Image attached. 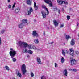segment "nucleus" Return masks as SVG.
<instances>
[{
  "instance_id": "obj_39",
  "label": "nucleus",
  "mask_w": 79,
  "mask_h": 79,
  "mask_svg": "<svg viewBox=\"0 0 79 79\" xmlns=\"http://www.w3.org/2000/svg\"><path fill=\"white\" fill-rule=\"evenodd\" d=\"M32 48L33 49H34V50H35V49H36V47L34 46H32Z\"/></svg>"
},
{
  "instance_id": "obj_55",
  "label": "nucleus",
  "mask_w": 79,
  "mask_h": 79,
  "mask_svg": "<svg viewBox=\"0 0 79 79\" xmlns=\"http://www.w3.org/2000/svg\"><path fill=\"white\" fill-rule=\"evenodd\" d=\"M44 34H45V32H44Z\"/></svg>"
},
{
  "instance_id": "obj_15",
  "label": "nucleus",
  "mask_w": 79,
  "mask_h": 79,
  "mask_svg": "<svg viewBox=\"0 0 79 79\" xmlns=\"http://www.w3.org/2000/svg\"><path fill=\"white\" fill-rule=\"evenodd\" d=\"M57 3L59 5H62L63 3V1L61 0H57Z\"/></svg>"
},
{
  "instance_id": "obj_56",
  "label": "nucleus",
  "mask_w": 79,
  "mask_h": 79,
  "mask_svg": "<svg viewBox=\"0 0 79 79\" xmlns=\"http://www.w3.org/2000/svg\"><path fill=\"white\" fill-rule=\"evenodd\" d=\"M0 40H1V38L0 37Z\"/></svg>"
},
{
  "instance_id": "obj_18",
  "label": "nucleus",
  "mask_w": 79,
  "mask_h": 79,
  "mask_svg": "<svg viewBox=\"0 0 79 79\" xmlns=\"http://www.w3.org/2000/svg\"><path fill=\"white\" fill-rule=\"evenodd\" d=\"M18 26L19 28H23L24 26V25H23V23H21L20 24H19L18 25Z\"/></svg>"
},
{
  "instance_id": "obj_5",
  "label": "nucleus",
  "mask_w": 79,
  "mask_h": 79,
  "mask_svg": "<svg viewBox=\"0 0 79 79\" xmlns=\"http://www.w3.org/2000/svg\"><path fill=\"white\" fill-rule=\"evenodd\" d=\"M33 12V9H32V7H30L29 8V10H27V13L28 14L27 15H31V13H32V12Z\"/></svg>"
},
{
  "instance_id": "obj_31",
  "label": "nucleus",
  "mask_w": 79,
  "mask_h": 79,
  "mask_svg": "<svg viewBox=\"0 0 79 79\" xmlns=\"http://www.w3.org/2000/svg\"><path fill=\"white\" fill-rule=\"evenodd\" d=\"M28 47L29 49H32V46L31 45H28Z\"/></svg>"
},
{
  "instance_id": "obj_38",
  "label": "nucleus",
  "mask_w": 79,
  "mask_h": 79,
  "mask_svg": "<svg viewBox=\"0 0 79 79\" xmlns=\"http://www.w3.org/2000/svg\"><path fill=\"white\" fill-rule=\"evenodd\" d=\"M5 30H2V31H1L2 34H3V33L5 32Z\"/></svg>"
},
{
  "instance_id": "obj_9",
  "label": "nucleus",
  "mask_w": 79,
  "mask_h": 79,
  "mask_svg": "<svg viewBox=\"0 0 79 79\" xmlns=\"http://www.w3.org/2000/svg\"><path fill=\"white\" fill-rule=\"evenodd\" d=\"M36 60L37 63H38V64H42V62H41V60L40 59V58L39 57H37Z\"/></svg>"
},
{
  "instance_id": "obj_19",
  "label": "nucleus",
  "mask_w": 79,
  "mask_h": 79,
  "mask_svg": "<svg viewBox=\"0 0 79 79\" xmlns=\"http://www.w3.org/2000/svg\"><path fill=\"white\" fill-rule=\"evenodd\" d=\"M23 45H24V48H26L28 46V44L27 43H24L23 42Z\"/></svg>"
},
{
  "instance_id": "obj_24",
  "label": "nucleus",
  "mask_w": 79,
  "mask_h": 79,
  "mask_svg": "<svg viewBox=\"0 0 79 79\" xmlns=\"http://www.w3.org/2000/svg\"><path fill=\"white\" fill-rule=\"evenodd\" d=\"M63 3L65 4V5H68V2H67V1H63Z\"/></svg>"
},
{
  "instance_id": "obj_35",
  "label": "nucleus",
  "mask_w": 79,
  "mask_h": 79,
  "mask_svg": "<svg viewBox=\"0 0 79 79\" xmlns=\"http://www.w3.org/2000/svg\"><path fill=\"white\" fill-rule=\"evenodd\" d=\"M69 50L71 52H72V53H74V50H73V49H70Z\"/></svg>"
},
{
  "instance_id": "obj_26",
  "label": "nucleus",
  "mask_w": 79,
  "mask_h": 79,
  "mask_svg": "<svg viewBox=\"0 0 79 79\" xmlns=\"http://www.w3.org/2000/svg\"><path fill=\"white\" fill-rule=\"evenodd\" d=\"M5 68L6 69V70H7V71H9V70H10V68H9V67H8V66H5Z\"/></svg>"
},
{
  "instance_id": "obj_17",
  "label": "nucleus",
  "mask_w": 79,
  "mask_h": 79,
  "mask_svg": "<svg viewBox=\"0 0 79 79\" xmlns=\"http://www.w3.org/2000/svg\"><path fill=\"white\" fill-rule=\"evenodd\" d=\"M44 2L47 4H49V3H51L52 1L51 0H44Z\"/></svg>"
},
{
  "instance_id": "obj_25",
  "label": "nucleus",
  "mask_w": 79,
  "mask_h": 79,
  "mask_svg": "<svg viewBox=\"0 0 79 79\" xmlns=\"http://www.w3.org/2000/svg\"><path fill=\"white\" fill-rule=\"evenodd\" d=\"M62 55H63L64 56H66V53L64 52V50H62Z\"/></svg>"
},
{
  "instance_id": "obj_45",
  "label": "nucleus",
  "mask_w": 79,
  "mask_h": 79,
  "mask_svg": "<svg viewBox=\"0 0 79 79\" xmlns=\"http://www.w3.org/2000/svg\"><path fill=\"white\" fill-rule=\"evenodd\" d=\"M70 55H71V56H74V53H72V54H71Z\"/></svg>"
},
{
  "instance_id": "obj_37",
  "label": "nucleus",
  "mask_w": 79,
  "mask_h": 79,
  "mask_svg": "<svg viewBox=\"0 0 79 79\" xmlns=\"http://www.w3.org/2000/svg\"><path fill=\"white\" fill-rule=\"evenodd\" d=\"M55 68H57L58 67V64H56V63H55Z\"/></svg>"
},
{
  "instance_id": "obj_32",
  "label": "nucleus",
  "mask_w": 79,
  "mask_h": 79,
  "mask_svg": "<svg viewBox=\"0 0 79 79\" xmlns=\"http://www.w3.org/2000/svg\"><path fill=\"white\" fill-rule=\"evenodd\" d=\"M46 79V77L44 76H42L41 77V79Z\"/></svg>"
},
{
  "instance_id": "obj_28",
  "label": "nucleus",
  "mask_w": 79,
  "mask_h": 79,
  "mask_svg": "<svg viewBox=\"0 0 79 79\" xmlns=\"http://www.w3.org/2000/svg\"><path fill=\"white\" fill-rule=\"evenodd\" d=\"M31 77H33L34 76V73L32 72H31Z\"/></svg>"
},
{
  "instance_id": "obj_44",
  "label": "nucleus",
  "mask_w": 79,
  "mask_h": 79,
  "mask_svg": "<svg viewBox=\"0 0 79 79\" xmlns=\"http://www.w3.org/2000/svg\"><path fill=\"white\" fill-rule=\"evenodd\" d=\"M57 10V8H54L53 9V10L55 11V10Z\"/></svg>"
},
{
  "instance_id": "obj_16",
  "label": "nucleus",
  "mask_w": 79,
  "mask_h": 79,
  "mask_svg": "<svg viewBox=\"0 0 79 79\" xmlns=\"http://www.w3.org/2000/svg\"><path fill=\"white\" fill-rule=\"evenodd\" d=\"M63 74H64V76H67V75L68 74V71H67V70H64L63 72Z\"/></svg>"
},
{
  "instance_id": "obj_11",
  "label": "nucleus",
  "mask_w": 79,
  "mask_h": 79,
  "mask_svg": "<svg viewBox=\"0 0 79 79\" xmlns=\"http://www.w3.org/2000/svg\"><path fill=\"white\" fill-rule=\"evenodd\" d=\"M53 22L54 24V25H55L56 27H57L58 26V23L57 21H56V20H54Z\"/></svg>"
},
{
  "instance_id": "obj_7",
  "label": "nucleus",
  "mask_w": 79,
  "mask_h": 79,
  "mask_svg": "<svg viewBox=\"0 0 79 79\" xmlns=\"http://www.w3.org/2000/svg\"><path fill=\"white\" fill-rule=\"evenodd\" d=\"M25 52H24L25 53H29V54H30L31 55H32V53L33 52H32V51L31 50H28L27 51V50L26 49L25 50Z\"/></svg>"
},
{
  "instance_id": "obj_40",
  "label": "nucleus",
  "mask_w": 79,
  "mask_h": 79,
  "mask_svg": "<svg viewBox=\"0 0 79 79\" xmlns=\"http://www.w3.org/2000/svg\"><path fill=\"white\" fill-rule=\"evenodd\" d=\"M75 53H76V54H77V55H78V54H79V51H76Z\"/></svg>"
},
{
  "instance_id": "obj_8",
  "label": "nucleus",
  "mask_w": 79,
  "mask_h": 79,
  "mask_svg": "<svg viewBox=\"0 0 79 79\" xmlns=\"http://www.w3.org/2000/svg\"><path fill=\"white\" fill-rule=\"evenodd\" d=\"M34 8L35 11H37L39 8V6H37L36 4V2H34Z\"/></svg>"
},
{
  "instance_id": "obj_43",
  "label": "nucleus",
  "mask_w": 79,
  "mask_h": 79,
  "mask_svg": "<svg viewBox=\"0 0 79 79\" xmlns=\"http://www.w3.org/2000/svg\"><path fill=\"white\" fill-rule=\"evenodd\" d=\"M61 12V11L60 10H58V13H59V14H60V12Z\"/></svg>"
},
{
  "instance_id": "obj_27",
  "label": "nucleus",
  "mask_w": 79,
  "mask_h": 79,
  "mask_svg": "<svg viewBox=\"0 0 79 79\" xmlns=\"http://www.w3.org/2000/svg\"><path fill=\"white\" fill-rule=\"evenodd\" d=\"M70 70L72 71H74V72H76L77 71V70L75 69H71Z\"/></svg>"
},
{
  "instance_id": "obj_12",
  "label": "nucleus",
  "mask_w": 79,
  "mask_h": 79,
  "mask_svg": "<svg viewBox=\"0 0 79 79\" xmlns=\"http://www.w3.org/2000/svg\"><path fill=\"white\" fill-rule=\"evenodd\" d=\"M70 44L72 46H74L75 44V41L74 40H72L70 42Z\"/></svg>"
},
{
  "instance_id": "obj_3",
  "label": "nucleus",
  "mask_w": 79,
  "mask_h": 79,
  "mask_svg": "<svg viewBox=\"0 0 79 79\" xmlns=\"http://www.w3.org/2000/svg\"><path fill=\"white\" fill-rule=\"evenodd\" d=\"M32 35L34 37H39V34L37 33V31L35 30L33 31Z\"/></svg>"
},
{
  "instance_id": "obj_48",
  "label": "nucleus",
  "mask_w": 79,
  "mask_h": 79,
  "mask_svg": "<svg viewBox=\"0 0 79 79\" xmlns=\"http://www.w3.org/2000/svg\"><path fill=\"white\" fill-rule=\"evenodd\" d=\"M1 44H2V40H0V45H1Z\"/></svg>"
},
{
  "instance_id": "obj_49",
  "label": "nucleus",
  "mask_w": 79,
  "mask_h": 79,
  "mask_svg": "<svg viewBox=\"0 0 79 79\" xmlns=\"http://www.w3.org/2000/svg\"><path fill=\"white\" fill-rule=\"evenodd\" d=\"M7 2L8 3H10V0H7Z\"/></svg>"
},
{
  "instance_id": "obj_2",
  "label": "nucleus",
  "mask_w": 79,
  "mask_h": 79,
  "mask_svg": "<svg viewBox=\"0 0 79 79\" xmlns=\"http://www.w3.org/2000/svg\"><path fill=\"white\" fill-rule=\"evenodd\" d=\"M21 71L23 73V74L24 75L26 72H27V70H26V65L24 64H23L22 66V67L21 68Z\"/></svg>"
},
{
  "instance_id": "obj_51",
  "label": "nucleus",
  "mask_w": 79,
  "mask_h": 79,
  "mask_svg": "<svg viewBox=\"0 0 79 79\" xmlns=\"http://www.w3.org/2000/svg\"><path fill=\"white\" fill-rule=\"evenodd\" d=\"M53 43H54L53 42H51V44H53Z\"/></svg>"
},
{
  "instance_id": "obj_4",
  "label": "nucleus",
  "mask_w": 79,
  "mask_h": 79,
  "mask_svg": "<svg viewBox=\"0 0 79 79\" xmlns=\"http://www.w3.org/2000/svg\"><path fill=\"white\" fill-rule=\"evenodd\" d=\"M41 14H42V16L43 18H45L46 16H47V13L46 12L44 11V10H42L41 12Z\"/></svg>"
},
{
  "instance_id": "obj_20",
  "label": "nucleus",
  "mask_w": 79,
  "mask_h": 79,
  "mask_svg": "<svg viewBox=\"0 0 79 79\" xmlns=\"http://www.w3.org/2000/svg\"><path fill=\"white\" fill-rule=\"evenodd\" d=\"M19 11V8H18L15 9V13H18V12Z\"/></svg>"
},
{
  "instance_id": "obj_21",
  "label": "nucleus",
  "mask_w": 79,
  "mask_h": 79,
  "mask_svg": "<svg viewBox=\"0 0 79 79\" xmlns=\"http://www.w3.org/2000/svg\"><path fill=\"white\" fill-rule=\"evenodd\" d=\"M65 38L66 39H67V40H68V39H71V37L69 36V35H66Z\"/></svg>"
},
{
  "instance_id": "obj_30",
  "label": "nucleus",
  "mask_w": 79,
  "mask_h": 79,
  "mask_svg": "<svg viewBox=\"0 0 79 79\" xmlns=\"http://www.w3.org/2000/svg\"><path fill=\"white\" fill-rule=\"evenodd\" d=\"M49 6L50 7H52V6H53V4H52V3L51 2H50V3H49Z\"/></svg>"
},
{
  "instance_id": "obj_14",
  "label": "nucleus",
  "mask_w": 79,
  "mask_h": 79,
  "mask_svg": "<svg viewBox=\"0 0 79 79\" xmlns=\"http://www.w3.org/2000/svg\"><path fill=\"white\" fill-rule=\"evenodd\" d=\"M27 23V20L26 19H23L22 20V23L25 24Z\"/></svg>"
},
{
  "instance_id": "obj_41",
  "label": "nucleus",
  "mask_w": 79,
  "mask_h": 79,
  "mask_svg": "<svg viewBox=\"0 0 79 79\" xmlns=\"http://www.w3.org/2000/svg\"><path fill=\"white\" fill-rule=\"evenodd\" d=\"M47 11V15H48L49 13V12L48 11V9H46V10Z\"/></svg>"
},
{
  "instance_id": "obj_34",
  "label": "nucleus",
  "mask_w": 79,
  "mask_h": 79,
  "mask_svg": "<svg viewBox=\"0 0 79 79\" xmlns=\"http://www.w3.org/2000/svg\"><path fill=\"white\" fill-rule=\"evenodd\" d=\"M15 6H16V3L15 2L12 6V8H13L15 7Z\"/></svg>"
},
{
  "instance_id": "obj_57",
  "label": "nucleus",
  "mask_w": 79,
  "mask_h": 79,
  "mask_svg": "<svg viewBox=\"0 0 79 79\" xmlns=\"http://www.w3.org/2000/svg\"><path fill=\"white\" fill-rule=\"evenodd\" d=\"M12 10H13V9H12Z\"/></svg>"
},
{
  "instance_id": "obj_47",
  "label": "nucleus",
  "mask_w": 79,
  "mask_h": 79,
  "mask_svg": "<svg viewBox=\"0 0 79 79\" xmlns=\"http://www.w3.org/2000/svg\"><path fill=\"white\" fill-rule=\"evenodd\" d=\"M13 50V49L12 48H10V50H11V51H12V52H13V51L15 50Z\"/></svg>"
},
{
  "instance_id": "obj_33",
  "label": "nucleus",
  "mask_w": 79,
  "mask_h": 79,
  "mask_svg": "<svg viewBox=\"0 0 79 79\" xmlns=\"http://www.w3.org/2000/svg\"><path fill=\"white\" fill-rule=\"evenodd\" d=\"M42 6L43 8H44V9H45L46 10V9H47V8H46V7L45 6V5H42Z\"/></svg>"
},
{
  "instance_id": "obj_36",
  "label": "nucleus",
  "mask_w": 79,
  "mask_h": 79,
  "mask_svg": "<svg viewBox=\"0 0 79 79\" xmlns=\"http://www.w3.org/2000/svg\"><path fill=\"white\" fill-rule=\"evenodd\" d=\"M67 18L68 19V20H69V19H70V16H69V15H67Z\"/></svg>"
},
{
  "instance_id": "obj_29",
  "label": "nucleus",
  "mask_w": 79,
  "mask_h": 79,
  "mask_svg": "<svg viewBox=\"0 0 79 79\" xmlns=\"http://www.w3.org/2000/svg\"><path fill=\"white\" fill-rule=\"evenodd\" d=\"M34 42L35 44H39V40H35Z\"/></svg>"
},
{
  "instance_id": "obj_50",
  "label": "nucleus",
  "mask_w": 79,
  "mask_h": 79,
  "mask_svg": "<svg viewBox=\"0 0 79 79\" xmlns=\"http://www.w3.org/2000/svg\"><path fill=\"white\" fill-rule=\"evenodd\" d=\"M77 26H79V23L78 22H77Z\"/></svg>"
},
{
  "instance_id": "obj_46",
  "label": "nucleus",
  "mask_w": 79,
  "mask_h": 79,
  "mask_svg": "<svg viewBox=\"0 0 79 79\" xmlns=\"http://www.w3.org/2000/svg\"><path fill=\"white\" fill-rule=\"evenodd\" d=\"M63 26H64V25H61L60 26V28L63 27Z\"/></svg>"
},
{
  "instance_id": "obj_52",
  "label": "nucleus",
  "mask_w": 79,
  "mask_h": 79,
  "mask_svg": "<svg viewBox=\"0 0 79 79\" xmlns=\"http://www.w3.org/2000/svg\"><path fill=\"white\" fill-rule=\"evenodd\" d=\"M62 11H64V8H62Z\"/></svg>"
},
{
  "instance_id": "obj_22",
  "label": "nucleus",
  "mask_w": 79,
  "mask_h": 79,
  "mask_svg": "<svg viewBox=\"0 0 79 79\" xmlns=\"http://www.w3.org/2000/svg\"><path fill=\"white\" fill-rule=\"evenodd\" d=\"M18 73H17V76H19V77H21V73H19V71H18Z\"/></svg>"
},
{
  "instance_id": "obj_1",
  "label": "nucleus",
  "mask_w": 79,
  "mask_h": 79,
  "mask_svg": "<svg viewBox=\"0 0 79 79\" xmlns=\"http://www.w3.org/2000/svg\"><path fill=\"white\" fill-rule=\"evenodd\" d=\"M9 54L10 55L11 58H13L12 60L13 62H15L16 61V59L15 58H14L15 56V55H16V52L14 50L13 51H10Z\"/></svg>"
},
{
  "instance_id": "obj_58",
  "label": "nucleus",
  "mask_w": 79,
  "mask_h": 79,
  "mask_svg": "<svg viewBox=\"0 0 79 79\" xmlns=\"http://www.w3.org/2000/svg\"><path fill=\"white\" fill-rule=\"evenodd\" d=\"M72 40H74V39H72Z\"/></svg>"
},
{
  "instance_id": "obj_53",
  "label": "nucleus",
  "mask_w": 79,
  "mask_h": 79,
  "mask_svg": "<svg viewBox=\"0 0 79 79\" xmlns=\"http://www.w3.org/2000/svg\"><path fill=\"white\" fill-rule=\"evenodd\" d=\"M12 79H15V78H13Z\"/></svg>"
},
{
  "instance_id": "obj_42",
  "label": "nucleus",
  "mask_w": 79,
  "mask_h": 79,
  "mask_svg": "<svg viewBox=\"0 0 79 79\" xmlns=\"http://www.w3.org/2000/svg\"><path fill=\"white\" fill-rule=\"evenodd\" d=\"M11 5L10 4L9 5V6H8V7L9 8H11Z\"/></svg>"
},
{
  "instance_id": "obj_54",
  "label": "nucleus",
  "mask_w": 79,
  "mask_h": 79,
  "mask_svg": "<svg viewBox=\"0 0 79 79\" xmlns=\"http://www.w3.org/2000/svg\"><path fill=\"white\" fill-rule=\"evenodd\" d=\"M64 45H65V43H64Z\"/></svg>"
},
{
  "instance_id": "obj_10",
  "label": "nucleus",
  "mask_w": 79,
  "mask_h": 79,
  "mask_svg": "<svg viewBox=\"0 0 79 79\" xmlns=\"http://www.w3.org/2000/svg\"><path fill=\"white\" fill-rule=\"evenodd\" d=\"M24 44V42L21 41H19L18 42V45L20 47H23V44Z\"/></svg>"
},
{
  "instance_id": "obj_23",
  "label": "nucleus",
  "mask_w": 79,
  "mask_h": 79,
  "mask_svg": "<svg viewBox=\"0 0 79 79\" xmlns=\"http://www.w3.org/2000/svg\"><path fill=\"white\" fill-rule=\"evenodd\" d=\"M65 60L64 57H62L61 59V62L63 63L64 62Z\"/></svg>"
},
{
  "instance_id": "obj_13",
  "label": "nucleus",
  "mask_w": 79,
  "mask_h": 79,
  "mask_svg": "<svg viewBox=\"0 0 79 79\" xmlns=\"http://www.w3.org/2000/svg\"><path fill=\"white\" fill-rule=\"evenodd\" d=\"M27 3L29 5H31V3H32V0H27Z\"/></svg>"
},
{
  "instance_id": "obj_6",
  "label": "nucleus",
  "mask_w": 79,
  "mask_h": 79,
  "mask_svg": "<svg viewBox=\"0 0 79 79\" xmlns=\"http://www.w3.org/2000/svg\"><path fill=\"white\" fill-rule=\"evenodd\" d=\"M71 64L72 66H73L74 64H75L76 63V61L75 59L71 58Z\"/></svg>"
}]
</instances>
